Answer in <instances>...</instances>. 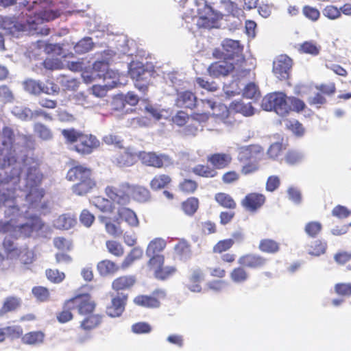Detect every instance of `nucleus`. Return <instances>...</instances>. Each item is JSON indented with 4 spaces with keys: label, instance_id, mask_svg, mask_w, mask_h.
<instances>
[{
    "label": "nucleus",
    "instance_id": "24",
    "mask_svg": "<svg viewBox=\"0 0 351 351\" xmlns=\"http://www.w3.org/2000/svg\"><path fill=\"white\" fill-rule=\"evenodd\" d=\"M197 98L191 91H182L178 93L176 105L180 108H192L196 106Z\"/></svg>",
    "mask_w": 351,
    "mask_h": 351
},
{
    "label": "nucleus",
    "instance_id": "9",
    "mask_svg": "<svg viewBox=\"0 0 351 351\" xmlns=\"http://www.w3.org/2000/svg\"><path fill=\"white\" fill-rule=\"evenodd\" d=\"M167 296L166 291L161 289H155L151 295L140 294L133 299L135 305L145 308H158L161 306V300Z\"/></svg>",
    "mask_w": 351,
    "mask_h": 351
},
{
    "label": "nucleus",
    "instance_id": "62",
    "mask_svg": "<svg viewBox=\"0 0 351 351\" xmlns=\"http://www.w3.org/2000/svg\"><path fill=\"white\" fill-rule=\"evenodd\" d=\"M243 95L246 98L256 99L260 96V91L258 86L254 83L251 82L245 86Z\"/></svg>",
    "mask_w": 351,
    "mask_h": 351
},
{
    "label": "nucleus",
    "instance_id": "3",
    "mask_svg": "<svg viewBox=\"0 0 351 351\" xmlns=\"http://www.w3.org/2000/svg\"><path fill=\"white\" fill-rule=\"evenodd\" d=\"M137 155L142 163L156 168H167L173 165V159L165 154H157L156 152H140L138 154L126 152L127 160L123 165H130L132 163V156Z\"/></svg>",
    "mask_w": 351,
    "mask_h": 351
},
{
    "label": "nucleus",
    "instance_id": "61",
    "mask_svg": "<svg viewBox=\"0 0 351 351\" xmlns=\"http://www.w3.org/2000/svg\"><path fill=\"white\" fill-rule=\"evenodd\" d=\"M24 88L29 93L38 95L40 93L42 83L32 79L27 80L23 83Z\"/></svg>",
    "mask_w": 351,
    "mask_h": 351
},
{
    "label": "nucleus",
    "instance_id": "25",
    "mask_svg": "<svg viewBox=\"0 0 351 351\" xmlns=\"http://www.w3.org/2000/svg\"><path fill=\"white\" fill-rule=\"evenodd\" d=\"M167 242L162 238H155L152 240L146 249V254L147 256L152 258L156 256H165L162 254H160L166 247Z\"/></svg>",
    "mask_w": 351,
    "mask_h": 351
},
{
    "label": "nucleus",
    "instance_id": "17",
    "mask_svg": "<svg viewBox=\"0 0 351 351\" xmlns=\"http://www.w3.org/2000/svg\"><path fill=\"white\" fill-rule=\"evenodd\" d=\"M291 67V59L287 55H280L273 62V73L279 80H286L289 76Z\"/></svg>",
    "mask_w": 351,
    "mask_h": 351
},
{
    "label": "nucleus",
    "instance_id": "57",
    "mask_svg": "<svg viewBox=\"0 0 351 351\" xmlns=\"http://www.w3.org/2000/svg\"><path fill=\"white\" fill-rule=\"evenodd\" d=\"M53 242L54 246L62 252H69L73 248L72 241L62 237L54 238Z\"/></svg>",
    "mask_w": 351,
    "mask_h": 351
},
{
    "label": "nucleus",
    "instance_id": "20",
    "mask_svg": "<svg viewBox=\"0 0 351 351\" xmlns=\"http://www.w3.org/2000/svg\"><path fill=\"white\" fill-rule=\"evenodd\" d=\"M236 67L232 60H222L214 62L208 68L209 75L214 77L228 75Z\"/></svg>",
    "mask_w": 351,
    "mask_h": 351
},
{
    "label": "nucleus",
    "instance_id": "49",
    "mask_svg": "<svg viewBox=\"0 0 351 351\" xmlns=\"http://www.w3.org/2000/svg\"><path fill=\"white\" fill-rule=\"evenodd\" d=\"M58 80L62 87L67 90H76L80 84L76 79L66 75L60 76Z\"/></svg>",
    "mask_w": 351,
    "mask_h": 351
},
{
    "label": "nucleus",
    "instance_id": "46",
    "mask_svg": "<svg viewBox=\"0 0 351 351\" xmlns=\"http://www.w3.org/2000/svg\"><path fill=\"white\" fill-rule=\"evenodd\" d=\"M32 293L34 298L40 302H45L50 300L49 290L45 287H34L32 289Z\"/></svg>",
    "mask_w": 351,
    "mask_h": 351
},
{
    "label": "nucleus",
    "instance_id": "38",
    "mask_svg": "<svg viewBox=\"0 0 351 351\" xmlns=\"http://www.w3.org/2000/svg\"><path fill=\"white\" fill-rule=\"evenodd\" d=\"M327 249V243L322 240H315L307 246L308 253L313 256H319L325 254Z\"/></svg>",
    "mask_w": 351,
    "mask_h": 351
},
{
    "label": "nucleus",
    "instance_id": "41",
    "mask_svg": "<svg viewBox=\"0 0 351 351\" xmlns=\"http://www.w3.org/2000/svg\"><path fill=\"white\" fill-rule=\"evenodd\" d=\"M132 193L133 198L139 202H146L151 197L149 190L141 186H134Z\"/></svg>",
    "mask_w": 351,
    "mask_h": 351
},
{
    "label": "nucleus",
    "instance_id": "27",
    "mask_svg": "<svg viewBox=\"0 0 351 351\" xmlns=\"http://www.w3.org/2000/svg\"><path fill=\"white\" fill-rule=\"evenodd\" d=\"M262 152L263 149L258 145L243 146L238 148V158L241 160L257 158Z\"/></svg>",
    "mask_w": 351,
    "mask_h": 351
},
{
    "label": "nucleus",
    "instance_id": "55",
    "mask_svg": "<svg viewBox=\"0 0 351 351\" xmlns=\"http://www.w3.org/2000/svg\"><path fill=\"white\" fill-rule=\"evenodd\" d=\"M101 221L104 223L105 229L108 234L114 237H117L122 235L123 230L121 229V228L111 222L108 218L105 217H102Z\"/></svg>",
    "mask_w": 351,
    "mask_h": 351
},
{
    "label": "nucleus",
    "instance_id": "40",
    "mask_svg": "<svg viewBox=\"0 0 351 351\" xmlns=\"http://www.w3.org/2000/svg\"><path fill=\"white\" fill-rule=\"evenodd\" d=\"M198 208L199 200L194 197H189L182 203V209L184 213L189 216H193L196 213Z\"/></svg>",
    "mask_w": 351,
    "mask_h": 351
},
{
    "label": "nucleus",
    "instance_id": "14",
    "mask_svg": "<svg viewBox=\"0 0 351 351\" xmlns=\"http://www.w3.org/2000/svg\"><path fill=\"white\" fill-rule=\"evenodd\" d=\"M221 46L223 50L224 56L230 60L233 61L237 58V64H241L245 59L242 54L243 47L238 40L226 38L223 40Z\"/></svg>",
    "mask_w": 351,
    "mask_h": 351
},
{
    "label": "nucleus",
    "instance_id": "54",
    "mask_svg": "<svg viewBox=\"0 0 351 351\" xmlns=\"http://www.w3.org/2000/svg\"><path fill=\"white\" fill-rule=\"evenodd\" d=\"M285 127L296 136H302L304 133L302 125L295 119H287L284 121Z\"/></svg>",
    "mask_w": 351,
    "mask_h": 351
},
{
    "label": "nucleus",
    "instance_id": "5",
    "mask_svg": "<svg viewBox=\"0 0 351 351\" xmlns=\"http://www.w3.org/2000/svg\"><path fill=\"white\" fill-rule=\"evenodd\" d=\"M56 18L54 13L45 10L40 13H36L34 16H29L26 20V23L20 25L22 31H29L32 34L47 35L49 29L43 25L45 21H49Z\"/></svg>",
    "mask_w": 351,
    "mask_h": 351
},
{
    "label": "nucleus",
    "instance_id": "53",
    "mask_svg": "<svg viewBox=\"0 0 351 351\" xmlns=\"http://www.w3.org/2000/svg\"><path fill=\"white\" fill-rule=\"evenodd\" d=\"M45 275L48 280L54 284H59L65 278V274L58 269H47Z\"/></svg>",
    "mask_w": 351,
    "mask_h": 351
},
{
    "label": "nucleus",
    "instance_id": "15",
    "mask_svg": "<svg viewBox=\"0 0 351 351\" xmlns=\"http://www.w3.org/2000/svg\"><path fill=\"white\" fill-rule=\"evenodd\" d=\"M266 202V197L265 195L252 192L247 193L241 201L243 208L250 213L258 212Z\"/></svg>",
    "mask_w": 351,
    "mask_h": 351
},
{
    "label": "nucleus",
    "instance_id": "44",
    "mask_svg": "<svg viewBox=\"0 0 351 351\" xmlns=\"http://www.w3.org/2000/svg\"><path fill=\"white\" fill-rule=\"evenodd\" d=\"M4 332L6 338L12 340L21 339H22L23 335V329L20 325H10L4 327Z\"/></svg>",
    "mask_w": 351,
    "mask_h": 351
},
{
    "label": "nucleus",
    "instance_id": "63",
    "mask_svg": "<svg viewBox=\"0 0 351 351\" xmlns=\"http://www.w3.org/2000/svg\"><path fill=\"white\" fill-rule=\"evenodd\" d=\"M45 51L47 53H52L53 55L61 56L63 58L67 56V53H66L65 50L60 44H46L45 47Z\"/></svg>",
    "mask_w": 351,
    "mask_h": 351
},
{
    "label": "nucleus",
    "instance_id": "52",
    "mask_svg": "<svg viewBox=\"0 0 351 351\" xmlns=\"http://www.w3.org/2000/svg\"><path fill=\"white\" fill-rule=\"evenodd\" d=\"M36 134L43 141H49L53 138L51 130L43 123H37L34 125Z\"/></svg>",
    "mask_w": 351,
    "mask_h": 351
},
{
    "label": "nucleus",
    "instance_id": "48",
    "mask_svg": "<svg viewBox=\"0 0 351 351\" xmlns=\"http://www.w3.org/2000/svg\"><path fill=\"white\" fill-rule=\"evenodd\" d=\"M61 134L66 144H73L77 143L82 132L74 128H69L62 130Z\"/></svg>",
    "mask_w": 351,
    "mask_h": 351
},
{
    "label": "nucleus",
    "instance_id": "28",
    "mask_svg": "<svg viewBox=\"0 0 351 351\" xmlns=\"http://www.w3.org/2000/svg\"><path fill=\"white\" fill-rule=\"evenodd\" d=\"M280 243L272 239L265 238L260 241L258 250L265 254H276L280 251Z\"/></svg>",
    "mask_w": 351,
    "mask_h": 351
},
{
    "label": "nucleus",
    "instance_id": "11",
    "mask_svg": "<svg viewBox=\"0 0 351 351\" xmlns=\"http://www.w3.org/2000/svg\"><path fill=\"white\" fill-rule=\"evenodd\" d=\"M111 300L106 307V313L110 317H120L125 309L128 295L123 293L110 294Z\"/></svg>",
    "mask_w": 351,
    "mask_h": 351
},
{
    "label": "nucleus",
    "instance_id": "10",
    "mask_svg": "<svg viewBox=\"0 0 351 351\" xmlns=\"http://www.w3.org/2000/svg\"><path fill=\"white\" fill-rule=\"evenodd\" d=\"M206 274L202 268L192 267L189 270L186 278L183 282L184 287L192 293H202V283L204 282Z\"/></svg>",
    "mask_w": 351,
    "mask_h": 351
},
{
    "label": "nucleus",
    "instance_id": "23",
    "mask_svg": "<svg viewBox=\"0 0 351 351\" xmlns=\"http://www.w3.org/2000/svg\"><path fill=\"white\" fill-rule=\"evenodd\" d=\"M43 224L40 217L32 216L29 218V222L16 226L18 231L25 237H29L34 230L42 229Z\"/></svg>",
    "mask_w": 351,
    "mask_h": 351
},
{
    "label": "nucleus",
    "instance_id": "4",
    "mask_svg": "<svg viewBox=\"0 0 351 351\" xmlns=\"http://www.w3.org/2000/svg\"><path fill=\"white\" fill-rule=\"evenodd\" d=\"M196 107L198 112L194 114L193 119L199 122H204L208 119L209 115H213L223 120L227 117L228 110L226 106L216 104L211 99H201L197 101Z\"/></svg>",
    "mask_w": 351,
    "mask_h": 351
},
{
    "label": "nucleus",
    "instance_id": "30",
    "mask_svg": "<svg viewBox=\"0 0 351 351\" xmlns=\"http://www.w3.org/2000/svg\"><path fill=\"white\" fill-rule=\"evenodd\" d=\"M22 300L16 296L7 297L0 308V316L3 317L9 312L15 311L21 306Z\"/></svg>",
    "mask_w": 351,
    "mask_h": 351
},
{
    "label": "nucleus",
    "instance_id": "59",
    "mask_svg": "<svg viewBox=\"0 0 351 351\" xmlns=\"http://www.w3.org/2000/svg\"><path fill=\"white\" fill-rule=\"evenodd\" d=\"M94 205L103 212H112L114 207L112 206L109 200L102 197H95L93 199Z\"/></svg>",
    "mask_w": 351,
    "mask_h": 351
},
{
    "label": "nucleus",
    "instance_id": "50",
    "mask_svg": "<svg viewBox=\"0 0 351 351\" xmlns=\"http://www.w3.org/2000/svg\"><path fill=\"white\" fill-rule=\"evenodd\" d=\"M93 42L90 37H86L80 40L74 46V50L77 53H85L92 49Z\"/></svg>",
    "mask_w": 351,
    "mask_h": 351
},
{
    "label": "nucleus",
    "instance_id": "33",
    "mask_svg": "<svg viewBox=\"0 0 351 351\" xmlns=\"http://www.w3.org/2000/svg\"><path fill=\"white\" fill-rule=\"evenodd\" d=\"M2 246L6 256L12 260L17 258L21 254V250L15 245L13 239L10 237L4 238Z\"/></svg>",
    "mask_w": 351,
    "mask_h": 351
},
{
    "label": "nucleus",
    "instance_id": "18",
    "mask_svg": "<svg viewBox=\"0 0 351 351\" xmlns=\"http://www.w3.org/2000/svg\"><path fill=\"white\" fill-rule=\"evenodd\" d=\"M69 300H71V303L74 306V309L77 308L78 313L82 315H89L95 308V304L91 301L90 296L88 293L79 294Z\"/></svg>",
    "mask_w": 351,
    "mask_h": 351
},
{
    "label": "nucleus",
    "instance_id": "60",
    "mask_svg": "<svg viewBox=\"0 0 351 351\" xmlns=\"http://www.w3.org/2000/svg\"><path fill=\"white\" fill-rule=\"evenodd\" d=\"M174 252L180 257L186 256L191 253V246L186 241L181 240L175 245Z\"/></svg>",
    "mask_w": 351,
    "mask_h": 351
},
{
    "label": "nucleus",
    "instance_id": "29",
    "mask_svg": "<svg viewBox=\"0 0 351 351\" xmlns=\"http://www.w3.org/2000/svg\"><path fill=\"white\" fill-rule=\"evenodd\" d=\"M45 334L42 330H34L23 335L21 342L29 346H38L44 343Z\"/></svg>",
    "mask_w": 351,
    "mask_h": 351
},
{
    "label": "nucleus",
    "instance_id": "12",
    "mask_svg": "<svg viewBox=\"0 0 351 351\" xmlns=\"http://www.w3.org/2000/svg\"><path fill=\"white\" fill-rule=\"evenodd\" d=\"M268 263V258L257 253H247L241 255L238 259V263L249 269H263Z\"/></svg>",
    "mask_w": 351,
    "mask_h": 351
},
{
    "label": "nucleus",
    "instance_id": "21",
    "mask_svg": "<svg viewBox=\"0 0 351 351\" xmlns=\"http://www.w3.org/2000/svg\"><path fill=\"white\" fill-rule=\"evenodd\" d=\"M120 220L125 221L131 227H138L139 225V220L135 212L125 206H119L117 209V217L114 221L119 224Z\"/></svg>",
    "mask_w": 351,
    "mask_h": 351
},
{
    "label": "nucleus",
    "instance_id": "8",
    "mask_svg": "<svg viewBox=\"0 0 351 351\" xmlns=\"http://www.w3.org/2000/svg\"><path fill=\"white\" fill-rule=\"evenodd\" d=\"M165 256H156L149 258L147 262L149 270L156 279L160 281L168 280L178 271L175 266H165Z\"/></svg>",
    "mask_w": 351,
    "mask_h": 351
},
{
    "label": "nucleus",
    "instance_id": "47",
    "mask_svg": "<svg viewBox=\"0 0 351 351\" xmlns=\"http://www.w3.org/2000/svg\"><path fill=\"white\" fill-rule=\"evenodd\" d=\"M12 113L18 119L22 121H29L33 119L32 110L23 106H14Z\"/></svg>",
    "mask_w": 351,
    "mask_h": 351
},
{
    "label": "nucleus",
    "instance_id": "32",
    "mask_svg": "<svg viewBox=\"0 0 351 351\" xmlns=\"http://www.w3.org/2000/svg\"><path fill=\"white\" fill-rule=\"evenodd\" d=\"M101 322V315L90 313L81 322L80 327L84 331H90L98 327Z\"/></svg>",
    "mask_w": 351,
    "mask_h": 351
},
{
    "label": "nucleus",
    "instance_id": "39",
    "mask_svg": "<svg viewBox=\"0 0 351 351\" xmlns=\"http://www.w3.org/2000/svg\"><path fill=\"white\" fill-rule=\"evenodd\" d=\"M106 247L109 254L117 258L122 257L125 253L122 244L115 240L106 241Z\"/></svg>",
    "mask_w": 351,
    "mask_h": 351
},
{
    "label": "nucleus",
    "instance_id": "51",
    "mask_svg": "<svg viewBox=\"0 0 351 351\" xmlns=\"http://www.w3.org/2000/svg\"><path fill=\"white\" fill-rule=\"evenodd\" d=\"M321 47L313 40L306 41L300 45V51L304 53L317 56L319 53Z\"/></svg>",
    "mask_w": 351,
    "mask_h": 351
},
{
    "label": "nucleus",
    "instance_id": "35",
    "mask_svg": "<svg viewBox=\"0 0 351 351\" xmlns=\"http://www.w3.org/2000/svg\"><path fill=\"white\" fill-rule=\"evenodd\" d=\"M245 267L240 265L232 269L230 272V278L235 284H241L246 282L250 277L249 273Z\"/></svg>",
    "mask_w": 351,
    "mask_h": 351
},
{
    "label": "nucleus",
    "instance_id": "7",
    "mask_svg": "<svg viewBox=\"0 0 351 351\" xmlns=\"http://www.w3.org/2000/svg\"><path fill=\"white\" fill-rule=\"evenodd\" d=\"M130 186L125 182H114L105 189L106 196L114 204L126 206L130 202Z\"/></svg>",
    "mask_w": 351,
    "mask_h": 351
},
{
    "label": "nucleus",
    "instance_id": "58",
    "mask_svg": "<svg viewBox=\"0 0 351 351\" xmlns=\"http://www.w3.org/2000/svg\"><path fill=\"white\" fill-rule=\"evenodd\" d=\"M322 225L318 221H310L305 226V232L311 237H316L322 231Z\"/></svg>",
    "mask_w": 351,
    "mask_h": 351
},
{
    "label": "nucleus",
    "instance_id": "45",
    "mask_svg": "<svg viewBox=\"0 0 351 351\" xmlns=\"http://www.w3.org/2000/svg\"><path fill=\"white\" fill-rule=\"evenodd\" d=\"M75 223V218L68 214L61 215L56 220V225L60 229L69 230L73 228Z\"/></svg>",
    "mask_w": 351,
    "mask_h": 351
},
{
    "label": "nucleus",
    "instance_id": "16",
    "mask_svg": "<svg viewBox=\"0 0 351 351\" xmlns=\"http://www.w3.org/2000/svg\"><path fill=\"white\" fill-rule=\"evenodd\" d=\"M94 69L98 71L99 78H103L108 88H114L119 82V74L117 71L109 69L108 65L104 62H95Z\"/></svg>",
    "mask_w": 351,
    "mask_h": 351
},
{
    "label": "nucleus",
    "instance_id": "43",
    "mask_svg": "<svg viewBox=\"0 0 351 351\" xmlns=\"http://www.w3.org/2000/svg\"><path fill=\"white\" fill-rule=\"evenodd\" d=\"M95 182L90 177H85L80 182L74 186V191L80 195L87 193L94 186Z\"/></svg>",
    "mask_w": 351,
    "mask_h": 351
},
{
    "label": "nucleus",
    "instance_id": "42",
    "mask_svg": "<svg viewBox=\"0 0 351 351\" xmlns=\"http://www.w3.org/2000/svg\"><path fill=\"white\" fill-rule=\"evenodd\" d=\"M234 244L233 239H226L219 241L213 247V252L217 254H222L228 252Z\"/></svg>",
    "mask_w": 351,
    "mask_h": 351
},
{
    "label": "nucleus",
    "instance_id": "2",
    "mask_svg": "<svg viewBox=\"0 0 351 351\" xmlns=\"http://www.w3.org/2000/svg\"><path fill=\"white\" fill-rule=\"evenodd\" d=\"M196 15L189 16L185 14L184 19L186 23H194L198 27L213 28L216 27L217 21L222 14L214 10L206 0H195Z\"/></svg>",
    "mask_w": 351,
    "mask_h": 351
},
{
    "label": "nucleus",
    "instance_id": "22",
    "mask_svg": "<svg viewBox=\"0 0 351 351\" xmlns=\"http://www.w3.org/2000/svg\"><path fill=\"white\" fill-rule=\"evenodd\" d=\"M136 283L134 275H122L113 280L112 289L119 293L121 291L130 290Z\"/></svg>",
    "mask_w": 351,
    "mask_h": 351
},
{
    "label": "nucleus",
    "instance_id": "19",
    "mask_svg": "<svg viewBox=\"0 0 351 351\" xmlns=\"http://www.w3.org/2000/svg\"><path fill=\"white\" fill-rule=\"evenodd\" d=\"M99 146V141L95 136L82 133L74 148L78 153L86 155L92 153Z\"/></svg>",
    "mask_w": 351,
    "mask_h": 351
},
{
    "label": "nucleus",
    "instance_id": "34",
    "mask_svg": "<svg viewBox=\"0 0 351 351\" xmlns=\"http://www.w3.org/2000/svg\"><path fill=\"white\" fill-rule=\"evenodd\" d=\"M71 302L69 299L66 300L63 304L62 310L56 315L57 320L61 324L66 323L73 318L71 311L74 309V306Z\"/></svg>",
    "mask_w": 351,
    "mask_h": 351
},
{
    "label": "nucleus",
    "instance_id": "56",
    "mask_svg": "<svg viewBox=\"0 0 351 351\" xmlns=\"http://www.w3.org/2000/svg\"><path fill=\"white\" fill-rule=\"evenodd\" d=\"M129 73L132 78L140 80L143 79V75L145 74V69L141 63L132 62L129 65Z\"/></svg>",
    "mask_w": 351,
    "mask_h": 351
},
{
    "label": "nucleus",
    "instance_id": "64",
    "mask_svg": "<svg viewBox=\"0 0 351 351\" xmlns=\"http://www.w3.org/2000/svg\"><path fill=\"white\" fill-rule=\"evenodd\" d=\"M234 110L243 114L244 116L248 117L254 114V108L250 104H244L241 101L233 102Z\"/></svg>",
    "mask_w": 351,
    "mask_h": 351
},
{
    "label": "nucleus",
    "instance_id": "13",
    "mask_svg": "<svg viewBox=\"0 0 351 351\" xmlns=\"http://www.w3.org/2000/svg\"><path fill=\"white\" fill-rule=\"evenodd\" d=\"M25 182L29 190L26 196L27 199L32 206L40 203L45 195V191L39 187V177H25Z\"/></svg>",
    "mask_w": 351,
    "mask_h": 351
},
{
    "label": "nucleus",
    "instance_id": "1",
    "mask_svg": "<svg viewBox=\"0 0 351 351\" xmlns=\"http://www.w3.org/2000/svg\"><path fill=\"white\" fill-rule=\"evenodd\" d=\"M0 168L14 166V169L19 167L20 172H12L10 176H36L40 165L39 160L30 156L23 160V165L19 162V154L29 146L31 136L15 134L10 127H4L0 136Z\"/></svg>",
    "mask_w": 351,
    "mask_h": 351
},
{
    "label": "nucleus",
    "instance_id": "36",
    "mask_svg": "<svg viewBox=\"0 0 351 351\" xmlns=\"http://www.w3.org/2000/svg\"><path fill=\"white\" fill-rule=\"evenodd\" d=\"M231 160L230 155L227 154H215L208 158V160L217 169L226 167Z\"/></svg>",
    "mask_w": 351,
    "mask_h": 351
},
{
    "label": "nucleus",
    "instance_id": "26",
    "mask_svg": "<svg viewBox=\"0 0 351 351\" xmlns=\"http://www.w3.org/2000/svg\"><path fill=\"white\" fill-rule=\"evenodd\" d=\"M97 269L101 276H106L117 273L120 268L119 265L113 261L104 259L97 263Z\"/></svg>",
    "mask_w": 351,
    "mask_h": 351
},
{
    "label": "nucleus",
    "instance_id": "31",
    "mask_svg": "<svg viewBox=\"0 0 351 351\" xmlns=\"http://www.w3.org/2000/svg\"><path fill=\"white\" fill-rule=\"evenodd\" d=\"M143 256V251L138 248H132L128 254L125 256L121 265H119L120 270L125 271L130 268L135 261L139 260Z\"/></svg>",
    "mask_w": 351,
    "mask_h": 351
},
{
    "label": "nucleus",
    "instance_id": "6",
    "mask_svg": "<svg viewBox=\"0 0 351 351\" xmlns=\"http://www.w3.org/2000/svg\"><path fill=\"white\" fill-rule=\"evenodd\" d=\"M287 98L282 92L272 93L263 97L261 106L265 110H274L278 115L285 116L290 112Z\"/></svg>",
    "mask_w": 351,
    "mask_h": 351
},
{
    "label": "nucleus",
    "instance_id": "37",
    "mask_svg": "<svg viewBox=\"0 0 351 351\" xmlns=\"http://www.w3.org/2000/svg\"><path fill=\"white\" fill-rule=\"evenodd\" d=\"M215 200L223 208L234 210L237 208V203L231 195L226 193H217L215 195Z\"/></svg>",
    "mask_w": 351,
    "mask_h": 351
}]
</instances>
